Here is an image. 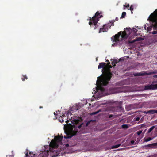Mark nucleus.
I'll return each mask as SVG.
<instances>
[{
	"instance_id": "nucleus-1",
	"label": "nucleus",
	"mask_w": 157,
	"mask_h": 157,
	"mask_svg": "<svg viewBox=\"0 0 157 157\" xmlns=\"http://www.w3.org/2000/svg\"><path fill=\"white\" fill-rule=\"evenodd\" d=\"M112 66L111 65H106V67L103 68L102 71L103 75L101 78H99L98 77V80H97V86L99 90L101 92H104L105 90L104 88L102 87V86H106L109 83V82L112 76V74L111 72L110 68H112Z\"/></svg>"
},
{
	"instance_id": "nucleus-2",
	"label": "nucleus",
	"mask_w": 157,
	"mask_h": 157,
	"mask_svg": "<svg viewBox=\"0 0 157 157\" xmlns=\"http://www.w3.org/2000/svg\"><path fill=\"white\" fill-rule=\"evenodd\" d=\"M148 20L152 23L150 27H147V30L150 32L153 28L154 31L151 33L154 34H157V9L154 13H151L149 17Z\"/></svg>"
},
{
	"instance_id": "nucleus-3",
	"label": "nucleus",
	"mask_w": 157,
	"mask_h": 157,
	"mask_svg": "<svg viewBox=\"0 0 157 157\" xmlns=\"http://www.w3.org/2000/svg\"><path fill=\"white\" fill-rule=\"evenodd\" d=\"M132 30L130 28H126L123 32L121 31L119 32L117 34L111 37L113 42H117L119 41V38L121 36L123 38H127L128 37H131L132 34Z\"/></svg>"
},
{
	"instance_id": "nucleus-4",
	"label": "nucleus",
	"mask_w": 157,
	"mask_h": 157,
	"mask_svg": "<svg viewBox=\"0 0 157 157\" xmlns=\"http://www.w3.org/2000/svg\"><path fill=\"white\" fill-rule=\"evenodd\" d=\"M101 13V12L99 13L98 11H97L95 13V15L92 18H90V20L91 21L89 22V24L90 26L93 25L94 29H95L97 26V24L99 21V18L103 17L102 15H100Z\"/></svg>"
},
{
	"instance_id": "nucleus-5",
	"label": "nucleus",
	"mask_w": 157,
	"mask_h": 157,
	"mask_svg": "<svg viewBox=\"0 0 157 157\" xmlns=\"http://www.w3.org/2000/svg\"><path fill=\"white\" fill-rule=\"evenodd\" d=\"M63 138V136H58L55 137L54 139L52 140L50 143L49 146L50 147L52 148H57L59 145L58 143H62V140Z\"/></svg>"
},
{
	"instance_id": "nucleus-6",
	"label": "nucleus",
	"mask_w": 157,
	"mask_h": 157,
	"mask_svg": "<svg viewBox=\"0 0 157 157\" xmlns=\"http://www.w3.org/2000/svg\"><path fill=\"white\" fill-rule=\"evenodd\" d=\"M65 132L67 136H64V138L66 139L70 138L75 135L78 132V131L75 128H69L67 132Z\"/></svg>"
},
{
	"instance_id": "nucleus-7",
	"label": "nucleus",
	"mask_w": 157,
	"mask_h": 157,
	"mask_svg": "<svg viewBox=\"0 0 157 157\" xmlns=\"http://www.w3.org/2000/svg\"><path fill=\"white\" fill-rule=\"evenodd\" d=\"M109 91L112 94H115L123 92V87H114L110 88Z\"/></svg>"
},
{
	"instance_id": "nucleus-8",
	"label": "nucleus",
	"mask_w": 157,
	"mask_h": 157,
	"mask_svg": "<svg viewBox=\"0 0 157 157\" xmlns=\"http://www.w3.org/2000/svg\"><path fill=\"white\" fill-rule=\"evenodd\" d=\"M156 73V72L153 71L149 73H147L144 71H141L139 73H134L133 75L135 76H145L147 75H151L153 74Z\"/></svg>"
},
{
	"instance_id": "nucleus-9",
	"label": "nucleus",
	"mask_w": 157,
	"mask_h": 157,
	"mask_svg": "<svg viewBox=\"0 0 157 157\" xmlns=\"http://www.w3.org/2000/svg\"><path fill=\"white\" fill-rule=\"evenodd\" d=\"M156 89H157V84H151L150 85H145L144 88V90H153Z\"/></svg>"
},
{
	"instance_id": "nucleus-10",
	"label": "nucleus",
	"mask_w": 157,
	"mask_h": 157,
	"mask_svg": "<svg viewBox=\"0 0 157 157\" xmlns=\"http://www.w3.org/2000/svg\"><path fill=\"white\" fill-rule=\"evenodd\" d=\"M145 114H151L157 113V110H150L148 111H145L143 112Z\"/></svg>"
},
{
	"instance_id": "nucleus-11",
	"label": "nucleus",
	"mask_w": 157,
	"mask_h": 157,
	"mask_svg": "<svg viewBox=\"0 0 157 157\" xmlns=\"http://www.w3.org/2000/svg\"><path fill=\"white\" fill-rule=\"evenodd\" d=\"M145 147L151 148H156L157 147V143L149 144L146 145Z\"/></svg>"
},
{
	"instance_id": "nucleus-12",
	"label": "nucleus",
	"mask_w": 157,
	"mask_h": 157,
	"mask_svg": "<svg viewBox=\"0 0 157 157\" xmlns=\"http://www.w3.org/2000/svg\"><path fill=\"white\" fill-rule=\"evenodd\" d=\"M143 40V39L141 37H137L136 39L133 40L132 41H129V43H133L136 41H140Z\"/></svg>"
},
{
	"instance_id": "nucleus-13",
	"label": "nucleus",
	"mask_w": 157,
	"mask_h": 157,
	"mask_svg": "<svg viewBox=\"0 0 157 157\" xmlns=\"http://www.w3.org/2000/svg\"><path fill=\"white\" fill-rule=\"evenodd\" d=\"M106 63H101L99 64V65L98 66V69H101V68H105L106 66Z\"/></svg>"
},
{
	"instance_id": "nucleus-14",
	"label": "nucleus",
	"mask_w": 157,
	"mask_h": 157,
	"mask_svg": "<svg viewBox=\"0 0 157 157\" xmlns=\"http://www.w3.org/2000/svg\"><path fill=\"white\" fill-rule=\"evenodd\" d=\"M107 25H104L103 28H100V30L99 32V33H100L101 32H106V30L105 29V27Z\"/></svg>"
},
{
	"instance_id": "nucleus-15",
	"label": "nucleus",
	"mask_w": 157,
	"mask_h": 157,
	"mask_svg": "<svg viewBox=\"0 0 157 157\" xmlns=\"http://www.w3.org/2000/svg\"><path fill=\"white\" fill-rule=\"evenodd\" d=\"M80 121L79 120L75 119L74 120H73L72 121H71V122L73 124H78Z\"/></svg>"
},
{
	"instance_id": "nucleus-16",
	"label": "nucleus",
	"mask_w": 157,
	"mask_h": 157,
	"mask_svg": "<svg viewBox=\"0 0 157 157\" xmlns=\"http://www.w3.org/2000/svg\"><path fill=\"white\" fill-rule=\"evenodd\" d=\"M132 34L134 36H135L136 34V33L137 31V29H136V28H133V29H132Z\"/></svg>"
},
{
	"instance_id": "nucleus-17",
	"label": "nucleus",
	"mask_w": 157,
	"mask_h": 157,
	"mask_svg": "<svg viewBox=\"0 0 157 157\" xmlns=\"http://www.w3.org/2000/svg\"><path fill=\"white\" fill-rule=\"evenodd\" d=\"M155 126H153L152 127H151L148 130L147 133H150L151 132V131H152L155 128Z\"/></svg>"
},
{
	"instance_id": "nucleus-18",
	"label": "nucleus",
	"mask_w": 157,
	"mask_h": 157,
	"mask_svg": "<svg viewBox=\"0 0 157 157\" xmlns=\"http://www.w3.org/2000/svg\"><path fill=\"white\" fill-rule=\"evenodd\" d=\"M117 62H118L117 59H114L113 60V62L112 63V65L114 67L116 66L115 64H117Z\"/></svg>"
},
{
	"instance_id": "nucleus-19",
	"label": "nucleus",
	"mask_w": 157,
	"mask_h": 157,
	"mask_svg": "<svg viewBox=\"0 0 157 157\" xmlns=\"http://www.w3.org/2000/svg\"><path fill=\"white\" fill-rule=\"evenodd\" d=\"M121 127L124 129H127L128 128V126L127 124H124L122 125Z\"/></svg>"
},
{
	"instance_id": "nucleus-20",
	"label": "nucleus",
	"mask_w": 157,
	"mask_h": 157,
	"mask_svg": "<svg viewBox=\"0 0 157 157\" xmlns=\"http://www.w3.org/2000/svg\"><path fill=\"white\" fill-rule=\"evenodd\" d=\"M23 77L21 79L23 81H25V79H28L26 75H23Z\"/></svg>"
},
{
	"instance_id": "nucleus-21",
	"label": "nucleus",
	"mask_w": 157,
	"mask_h": 157,
	"mask_svg": "<svg viewBox=\"0 0 157 157\" xmlns=\"http://www.w3.org/2000/svg\"><path fill=\"white\" fill-rule=\"evenodd\" d=\"M106 25H107V26L105 27V29H106V31H107L108 30V28L109 27L110 29L111 28V26L110 25L109 23H108V24H106Z\"/></svg>"
},
{
	"instance_id": "nucleus-22",
	"label": "nucleus",
	"mask_w": 157,
	"mask_h": 157,
	"mask_svg": "<svg viewBox=\"0 0 157 157\" xmlns=\"http://www.w3.org/2000/svg\"><path fill=\"white\" fill-rule=\"evenodd\" d=\"M126 15V13L125 12H123L122 13V14L121 17V18H124Z\"/></svg>"
},
{
	"instance_id": "nucleus-23",
	"label": "nucleus",
	"mask_w": 157,
	"mask_h": 157,
	"mask_svg": "<svg viewBox=\"0 0 157 157\" xmlns=\"http://www.w3.org/2000/svg\"><path fill=\"white\" fill-rule=\"evenodd\" d=\"M152 140V138L151 137H148L147 138L145 139L144 138V141L145 142H148Z\"/></svg>"
},
{
	"instance_id": "nucleus-24",
	"label": "nucleus",
	"mask_w": 157,
	"mask_h": 157,
	"mask_svg": "<svg viewBox=\"0 0 157 157\" xmlns=\"http://www.w3.org/2000/svg\"><path fill=\"white\" fill-rule=\"evenodd\" d=\"M120 146V144H118V145H114V146H113L112 148H117L118 147H119Z\"/></svg>"
},
{
	"instance_id": "nucleus-25",
	"label": "nucleus",
	"mask_w": 157,
	"mask_h": 157,
	"mask_svg": "<svg viewBox=\"0 0 157 157\" xmlns=\"http://www.w3.org/2000/svg\"><path fill=\"white\" fill-rule=\"evenodd\" d=\"M142 130H139L136 132V133L138 135H140L142 132Z\"/></svg>"
},
{
	"instance_id": "nucleus-26",
	"label": "nucleus",
	"mask_w": 157,
	"mask_h": 157,
	"mask_svg": "<svg viewBox=\"0 0 157 157\" xmlns=\"http://www.w3.org/2000/svg\"><path fill=\"white\" fill-rule=\"evenodd\" d=\"M99 112V111H98L97 112H93L91 113V115H95V114H97V113H98Z\"/></svg>"
},
{
	"instance_id": "nucleus-27",
	"label": "nucleus",
	"mask_w": 157,
	"mask_h": 157,
	"mask_svg": "<svg viewBox=\"0 0 157 157\" xmlns=\"http://www.w3.org/2000/svg\"><path fill=\"white\" fill-rule=\"evenodd\" d=\"M140 117H136L134 118V120L136 121H138L140 120Z\"/></svg>"
},
{
	"instance_id": "nucleus-28",
	"label": "nucleus",
	"mask_w": 157,
	"mask_h": 157,
	"mask_svg": "<svg viewBox=\"0 0 157 157\" xmlns=\"http://www.w3.org/2000/svg\"><path fill=\"white\" fill-rule=\"evenodd\" d=\"M115 21H114V20L112 21H111V22L112 23H111V26H113L114 25V22Z\"/></svg>"
},
{
	"instance_id": "nucleus-29",
	"label": "nucleus",
	"mask_w": 157,
	"mask_h": 157,
	"mask_svg": "<svg viewBox=\"0 0 157 157\" xmlns=\"http://www.w3.org/2000/svg\"><path fill=\"white\" fill-rule=\"evenodd\" d=\"M124 58L123 57H122V58H121L119 60L118 62L121 61H123L124 60Z\"/></svg>"
},
{
	"instance_id": "nucleus-30",
	"label": "nucleus",
	"mask_w": 157,
	"mask_h": 157,
	"mask_svg": "<svg viewBox=\"0 0 157 157\" xmlns=\"http://www.w3.org/2000/svg\"><path fill=\"white\" fill-rule=\"evenodd\" d=\"M129 5L128 4L127 5H123V6L124 7H127V8H128V7H129Z\"/></svg>"
},
{
	"instance_id": "nucleus-31",
	"label": "nucleus",
	"mask_w": 157,
	"mask_h": 157,
	"mask_svg": "<svg viewBox=\"0 0 157 157\" xmlns=\"http://www.w3.org/2000/svg\"><path fill=\"white\" fill-rule=\"evenodd\" d=\"M82 126V124H81L80 125H78L77 127L79 129H80Z\"/></svg>"
},
{
	"instance_id": "nucleus-32",
	"label": "nucleus",
	"mask_w": 157,
	"mask_h": 157,
	"mask_svg": "<svg viewBox=\"0 0 157 157\" xmlns=\"http://www.w3.org/2000/svg\"><path fill=\"white\" fill-rule=\"evenodd\" d=\"M66 114L67 116L69 114L71 115V113L70 112H68L67 113H66Z\"/></svg>"
},
{
	"instance_id": "nucleus-33",
	"label": "nucleus",
	"mask_w": 157,
	"mask_h": 157,
	"mask_svg": "<svg viewBox=\"0 0 157 157\" xmlns=\"http://www.w3.org/2000/svg\"><path fill=\"white\" fill-rule=\"evenodd\" d=\"M133 7L132 6H130V10L132 11V10H133Z\"/></svg>"
},
{
	"instance_id": "nucleus-34",
	"label": "nucleus",
	"mask_w": 157,
	"mask_h": 157,
	"mask_svg": "<svg viewBox=\"0 0 157 157\" xmlns=\"http://www.w3.org/2000/svg\"><path fill=\"white\" fill-rule=\"evenodd\" d=\"M146 126V125L144 124H142L141 125V127L143 128Z\"/></svg>"
},
{
	"instance_id": "nucleus-35",
	"label": "nucleus",
	"mask_w": 157,
	"mask_h": 157,
	"mask_svg": "<svg viewBox=\"0 0 157 157\" xmlns=\"http://www.w3.org/2000/svg\"><path fill=\"white\" fill-rule=\"evenodd\" d=\"M130 142L131 144H133L135 143V141L134 140H131Z\"/></svg>"
},
{
	"instance_id": "nucleus-36",
	"label": "nucleus",
	"mask_w": 157,
	"mask_h": 157,
	"mask_svg": "<svg viewBox=\"0 0 157 157\" xmlns=\"http://www.w3.org/2000/svg\"><path fill=\"white\" fill-rule=\"evenodd\" d=\"M106 61L108 63L107 64H108V65H109L110 64V63L109 60H106Z\"/></svg>"
},
{
	"instance_id": "nucleus-37",
	"label": "nucleus",
	"mask_w": 157,
	"mask_h": 157,
	"mask_svg": "<svg viewBox=\"0 0 157 157\" xmlns=\"http://www.w3.org/2000/svg\"><path fill=\"white\" fill-rule=\"evenodd\" d=\"M113 116V115H112V114H110V115L109 116V118H111Z\"/></svg>"
},
{
	"instance_id": "nucleus-38",
	"label": "nucleus",
	"mask_w": 157,
	"mask_h": 157,
	"mask_svg": "<svg viewBox=\"0 0 157 157\" xmlns=\"http://www.w3.org/2000/svg\"><path fill=\"white\" fill-rule=\"evenodd\" d=\"M25 155H26V157H29V155H28V153H27L25 154Z\"/></svg>"
},
{
	"instance_id": "nucleus-39",
	"label": "nucleus",
	"mask_w": 157,
	"mask_h": 157,
	"mask_svg": "<svg viewBox=\"0 0 157 157\" xmlns=\"http://www.w3.org/2000/svg\"><path fill=\"white\" fill-rule=\"evenodd\" d=\"M153 77L155 78H157V75H155L154 76H153Z\"/></svg>"
},
{
	"instance_id": "nucleus-40",
	"label": "nucleus",
	"mask_w": 157,
	"mask_h": 157,
	"mask_svg": "<svg viewBox=\"0 0 157 157\" xmlns=\"http://www.w3.org/2000/svg\"><path fill=\"white\" fill-rule=\"evenodd\" d=\"M115 20L117 21L118 20V18L117 17H116L115 18Z\"/></svg>"
},
{
	"instance_id": "nucleus-41",
	"label": "nucleus",
	"mask_w": 157,
	"mask_h": 157,
	"mask_svg": "<svg viewBox=\"0 0 157 157\" xmlns=\"http://www.w3.org/2000/svg\"><path fill=\"white\" fill-rule=\"evenodd\" d=\"M69 122V121L68 120H67L66 121V123H67V124Z\"/></svg>"
},
{
	"instance_id": "nucleus-42",
	"label": "nucleus",
	"mask_w": 157,
	"mask_h": 157,
	"mask_svg": "<svg viewBox=\"0 0 157 157\" xmlns=\"http://www.w3.org/2000/svg\"><path fill=\"white\" fill-rule=\"evenodd\" d=\"M138 142H138V141H136L135 143V144H138Z\"/></svg>"
},
{
	"instance_id": "nucleus-43",
	"label": "nucleus",
	"mask_w": 157,
	"mask_h": 157,
	"mask_svg": "<svg viewBox=\"0 0 157 157\" xmlns=\"http://www.w3.org/2000/svg\"><path fill=\"white\" fill-rule=\"evenodd\" d=\"M64 120H63V119H62V121H61V123H62L63 122H64Z\"/></svg>"
},
{
	"instance_id": "nucleus-44",
	"label": "nucleus",
	"mask_w": 157,
	"mask_h": 157,
	"mask_svg": "<svg viewBox=\"0 0 157 157\" xmlns=\"http://www.w3.org/2000/svg\"><path fill=\"white\" fill-rule=\"evenodd\" d=\"M43 107L42 106H40L39 108L40 109V108H43Z\"/></svg>"
},
{
	"instance_id": "nucleus-45",
	"label": "nucleus",
	"mask_w": 157,
	"mask_h": 157,
	"mask_svg": "<svg viewBox=\"0 0 157 157\" xmlns=\"http://www.w3.org/2000/svg\"><path fill=\"white\" fill-rule=\"evenodd\" d=\"M146 129H145V130L144 131L143 133H145V131H146Z\"/></svg>"
},
{
	"instance_id": "nucleus-46",
	"label": "nucleus",
	"mask_w": 157,
	"mask_h": 157,
	"mask_svg": "<svg viewBox=\"0 0 157 157\" xmlns=\"http://www.w3.org/2000/svg\"><path fill=\"white\" fill-rule=\"evenodd\" d=\"M62 116H63V117H64L65 116V115L64 114L63 115H62Z\"/></svg>"
},
{
	"instance_id": "nucleus-47",
	"label": "nucleus",
	"mask_w": 157,
	"mask_h": 157,
	"mask_svg": "<svg viewBox=\"0 0 157 157\" xmlns=\"http://www.w3.org/2000/svg\"><path fill=\"white\" fill-rule=\"evenodd\" d=\"M66 146H67V147L68 146H69V145H68V144H67L66 145Z\"/></svg>"
},
{
	"instance_id": "nucleus-48",
	"label": "nucleus",
	"mask_w": 157,
	"mask_h": 157,
	"mask_svg": "<svg viewBox=\"0 0 157 157\" xmlns=\"http://www.w3.org/2000/svg\"><path fill=\"white\" fill-rule=\"evenodd\" d=\"M54 115H56V113L55 112L54 113Z\"/></svg>"
},
{
	"instance_id": "nucleus-49",
	"label": "nucleus",
	"mask_w": 157,
	"mask_h": 157,
	"mask_svg": "<svg viewBox=\"0 0 157 157\" xmlns=\"http://www.w3.org/2000/svg\"><path fill=\"white\" fill-rule=\"evenodd\" d=\"M29 154L31 155V152H30Z\"/></svg>"
},
{
	"instance_id": "nucleus-50",
	"label": "nucleus",
	"mask_w": 157,
	"mask_h": 157,
	"mask_svg": "<svg viewBox=\"0 0 157 157\" xmlns=\"http://www.w3.org/2000/svg\"><path fill=\"white\" fill-rule=\"evenodd\" d=\"M131 12L132 13V14L133 13V12H132V11H131Z\"/></svg>"
},
{
	"instance_id": "nucleus-51",
	"label": "nucleus",
	"mask_w": 157,
	"mask_h": 157,
	"mask_svg": "<svg viewBox=\"0 0 157 157\" xmlns=\"http://www.w3.org/2000/svg\"><path fill=\"white\" fill-rule=\"evenodd\" d=\"M144 28H145V29L146 30V28L145 27H144Z\"/></svg>"
}]
</instances>
